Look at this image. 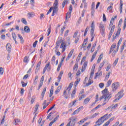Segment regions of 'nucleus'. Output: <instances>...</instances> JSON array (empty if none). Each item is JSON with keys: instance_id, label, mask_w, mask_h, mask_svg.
<instances>
[{"instance_id": "59", "label": "nucleus", "mask_w": 126, "mask_h": 126, "mask_svg": "<svg viewBox=\"0 0 126 126\" xmlns=\"http://www.w3.org/2000/svg\"><path fill=\"white\" fill-rule=\"evenodd\" d=\"M118 62H119V58H117L114 62L113 63V65L114 66H116V65H117V64L118 63Z\"/></svg>"}, {"instance_id": "61", "label": "nucleus", "mask_w": 126, "mask_h": 126, "mask_svg": "<svg viewBox=\"0 0 126 126\" xmlns=\"http://www.w3.org/2000/svg\"><path fill=\"white\" fill-rule=\"evenodd\" d=\"M111 68H112V64H109V65H108L106 68V71H109V70H110V69H111Z\"/></svg>"}, {"instance_id": "22", "label": "nucleus", "mask_w": 126, "mask_h": 126, "mask_svg": "<svg viewBox=\"0 0 126 126\" xmlns=\"http://www.w3.org/2000/svg\"><path fill=\"white\" fill-rule=\"evenodd\" d=\"M27 16L28 18H32L35 16V13L34 12H29L27 13Z\"/></svg>"}, {"instance_id": "18", "label": "nucleus", "mask_w": 126, "mask_h": 126, "mask_svg": "<svg viewBox=\"0 0 126 126\" xmlns=\"http://www.w3.org/2000/svg\"><path fill=\"white\" fill-rule=\"evenodd\" d=\"M63 71L62 70L60 71L59 75H58V83H60L61 82V79H62V77L63 76Z\"/></svg>"}, {"instance_id": "43", "label": "nucleus", "mask_w": 126, "mask_h": 126, "mask_svg": "<svg viewBox=\"0 0 126 126\" xmlns=\"http://www.w3.org/2000/svg\"><path fill=\"white\" fill-rule=\"evenodd\" d=\"M42 105L43 106V109H46L49 106V104H47V100H44Z\"/></svg>"}, {"instance_id": "13", "label": "nucleus", "mask_w": 126, "mask_h": 126, "mask_svg": "<svg viewBox=\"0 0 126 126\" xmlns=\"http://www.w3.org/2000/svg\"><path fill=\"white\" fill-rule=\"evenodd\" d=\"M120 34H121V28H119L116 34V36H113V37L112 38V41L114 42L115 41V39H117V37H119L120 36Z\"/></svg>"}, {"instance_id": "21", "label": "nucleus", "mask_w": 126, "mask_h": 126, "mask_svg": "<svg viewBox=\"0 0 126 126\" xmlns=\"http://www.w3.org/2000/svg\"><path fill=\"white\" fill-rule=\"evenodd\" d=\"M74 52V49H72L70 53L68 54V56L67 58L66 59V61H68L70 58H71V56H72V54H73V52Z\"/></svg>"}, {"instance_id": "35", "label": "nucleus", "mask_w": 126, "mask_h": 126, "mask_svg": "<svg viewBox=\"0 0 126 126\" xmlns=\"http://www.w3.org/2000/svg\"><path fill=\"white\" fill-rule=\"evenodd\" d=\"M23 62L26 63H28V62H29V56H25L24 58Z\"/></svg>"}, {"instance_id": "47", "label": "nucleus", "mask_w": 126, "mask_h": 126, "mask_svg": "<svg viewBox=\"0 0 126 126\" xmlns=\"http://www.w3.org/2000/svg\"><path fill=\"white\" fill-rule=\"evenodd\" d=\"M85 97H86V95L83 94L81 96H79L78 100L81 101V100H82V99H84Z\"/></svg>"}, {"instance_id": "62", "label": "nucleus", "mask_w": 126, "mask_h": 126, "mask_svg": "<svg viewBox=\"0 0 126 126\" xmlns=\"http://www.w3.org/2000/svg\"><path fill=\"white\" fill-rule=\"evenodd\" d=\"M78 113H79V111L77 109H76L73 112L72 115V116H74L75 115H77V114H78Z\"/></svg>"}, {"instance_id": "25", "label": "nucleus", "mask_w": 126, "mask_h": 126, "mask_svg": "<svg viewBox=\"0 0 126 126\" xmlns=\"http://www.w3.org/2000/svg\"><path fill=\"white\" fill-rule=\"evenodd\" d=\"M123 5H124V3H123V0H120L119 9L121 14L123 12Z\"/></svg>"}, {"instance_id": "24", "label": "nucleus", "mask_w": 126, "mask_h": 126, "mask_svg": "<svg viewBox=\"0 0 126 126\" xmlns=\"http://www.w3.org/2000/svg\"><path fill=\"white\" fill-rule=\"evenodd\" d=\"M63 87H62V86H59L57 89H56V90L55 92V95H57L58 94H59V93H60V92L61 91V90H62Z\"/></svg>"}, {"instance_id": "48", "label": "nucleus", "mask_w": 126, "mask_h": 126, "mask_svg": "<svg viewBox=\"0 0 126 126\" xmlns=\"http://www.w3.org/2000/svg\"><path fill=\"white\" fill-rule=\"evenodd\" d=\"M82 56V52H80L79 54V55H78V57H77V59H76V61L77 62H79L80 61V58H81V56Z\"/></svg>"}, {"instance_id": "12", "label": "nucleus", "mask_w": 126, "mask_h": 126, "mask_svg": "<svg viewBox=\"0 0 126 126\" xmlns=\"http://www.w3.org/2000/svg\"><path fill=\"white\" fill-rule=\"evenodd\" d=\"M118 106H119V105L118 104H116L115 105L112 104L111 106H109L106 109V110L108 111H110V112H112V111H113V110H115V109L118 107Z\"/></svg>"}, {"instance_id": "57", "label": "nucleus", "mask_w": 126, "mask_h": 126, "mask_svg": "<svg viewBox=\"0 0 126 126\" xmlns=\"http://www.w3.org/2000/svg\"><path fill=\"white\" fill-rule=\"evenodd\" d=\"M43 84H44V83H42L41 82H39V84H38V86L37 88V90L39 91L41 89V87L43 86Z\"/></svg>"}, {"instance_id": "60", "label": "nucleus", "mask_w": 126, "mask_h": 126, "mask_svg": "<svg viewBox=\"0 0 126 126\" xmlns=\"http://www.w3.org/2000/svg\"><path fill=\"white\" fill-rule=\"evenodd\" d=\"M107 10L109 11V12H112L113 11V7L112 6H109L107 8Z\"/></svg>"}, {"instance_id": "51", "label": "nucleus", "mask_w": 126, "mask_h": 126, "mask_svg": "<svg viewBox=\"0 0 126 126\" xmlns=\"http://www.w3.org/2000/svg\"><path fill=\"white\" fill-rule=\"evenodd\" d=\"M89 30V27H87V28H86L84 33V37H85L86 36V35H87V32H88V31Z\"/></svg>"}, {"instance_id": "2", "label": "nucleus", "mask_w": 126, "mask_h": 126, "mask_svg": "<svg viewBox=\"0 0 126 126\" xmlns=\"http://www.w3.org/2000/svg\"><path fill=\"white\" fill-rule=\"evenodd\" d=\"M117 17H118V16L116 15L115 16L112 17L110 20V22L108 27L109 30H110L108 35V39H111L112 35H113L114 33V31H115L116 26L114 25V22H115V19H116Z\"/></svg>"}, {"instance_id": "9", "label": "nucleus", "mask_w": 126, "mask_h": 126, "mask_svg": "<svg viewBox=\"0 0 126 126\" xmlns=\"http://www.w3.org/2000/svg\"><path fill=\"white\" fill-rule=\"evenodd\" d=\"M53 6H54L53 9V11L52 14V16H55V14H56V13H57V12L59 11V5L56 3V4H54Z\"/></svg>"}, {"instance_id": "50", "label": "nucleus", "mask_w": 126, "mask_h": 126, "mask_svg": "<svg viewBox=\"0 0 126 126\" xmlns=\"http://www.w3.org/2000/svg\"><path fill=\"white\" fill-rule=\"evenodd\" d=\"M94 70L91 71V74H90V76L89 77V79H92V78H93V76H94Z\"/></svg>"}, {"instance_id": "64", "label": "nucleus", "mask_w": 126, "mask_h": 126, "mask_svg": "<svg viewBox=\"0 0 126 126\" xmlns=\"http://www.w3.org/2000/svg\"><path fill=\"white\" fill-rule=\"evenodd\" d=\"M123 22V19H120L119 23H118V27H121L122 26V23Z\"/></svg>"}, {"instance_id": "38", "label": "nucleus", "mask_w": 126, "mask_h": 126, "mask_svg": "<svg viewBox=\"0 0 126 126\" xmlns=\"http://www.w3.org/2000/svg\"><path fill=\"white\" fill-rule=\"evenodd\" d=\"M112 82H113V80L109 79L106 83V87H110L112 85Z\"/></svg>"}, {"instance_id": "30", "label": "nucleus", "mask_w": 126, "mask_h": 126, "mask_svg": "<svg viewBox=\"0 0 126 126\" xmlns=\"http://www.w3.org/2000/svg\"><path fill=\"white\" fill-rule=\"evenodd\" d=\"M17 35H18V38H19V39L21 41V43L22 44H23V43H24V39H23V37H22V36H21V34L18 33Z\"/></svg>"}, {"instance_id": "33", "label": "nucleus", "mask_w": 126, "mask_h": 126, "mask_svg": "<svg viewBox=\"0 0 126 126\" xmlns=\"http://www.w3.org/2000/svg\"><path fill=\"white\" fill-rule=\"evenodd\" d=\"M54 94V86H52L50 89V92L49 94V97L51 98L53 94Z\"/></svg>"}, {"instance_id": "32", "label": "nucleus", "mask_w": 126, "mask_h": 126, "mask_svg": "<svg viewBox=\"0 0 126 126\" xmlns=\"http://www.w3.org/2000/svg\"><path fill=\"white\" fill-rule=\"evenodd\" d=\"M12 37L14 41H15V44H17V41H16V34H15V33L13 32L12 33Z\"/></svg>"}, {"instance_id": "26", "label": "nucleus", "mask_w": 126, "mask_h": 126, "mask_svg": "<svg viewBox=\"0 0 126 126\" xmlns=\"http://www.w3.org/2000/svg\"><path fill=\"white\" fill-rule=\"evenodd\" d=\"M90 102V98L87 97L83 101L84 105H87Z\"/></svg>"}, {"instance_id": "40", "label": "nucleus", "mask_w": 126, "mask_h": 126, "mask_svg": "<svg viewBox=\"0 0 126 126\" xmlns=\"http://www.w3.org/2000/svg\"><path fill=\"white\" fill-rule=\"evenodd\" d=\"M75 93H76V89H74L72 91V92L71 94V99H73V98H74V95H75Z\"/></svg>"}, {"instance_id": "42", "label": "nucleus", "mask_w": 126, "mask_h": 126, "mask_svg": "<svg viewBox=\"0 0 126 126\" xmlns=\"http://www.w3.org/2000/svg\"><path fill=\"white\" fill-rule=\"evenodd\" d=\"M51 65V63L50 62H48V63L46 64L44 68L47 69L48 68V70H51V66L50 65Z\"/></svg>"}, {"instance_id": "36", "label": "nucleus", "mask_w": 126, "mask_h": 126, "mask_svg": "<svg viewBox=\"0 0 126 126\" xmlns=\"http://www.w3.org/2000/svg\"><path fill=\"white\" fill-rule=\"evenodd\" d=\"M103 53H101L100 54V55L99 56L98 59H97V62H96V63H99L101 62V60H102V57H103Z\"/></svg>"}, {"instance_id": "7", "label": "nucleus", "mask_w": 126, "mask_h": 126, "mask_svg": "<svg viewBox=\"0 0 126 126\" xmlns=\"http://www.w3.org/2000/svg\"><path fill=\"white\" fill-rule=\"evenodd\" d=\"M73 85V84H72V83H70L68 87L66 89V90H65L63 93V96H65V99H68V96H67V95H66V91H67L68 94H69V93L70 92V91L71 90V88H72V86Z\"/></svg>"}, {"instance_id": "14", "label": "nucleus", "mask_w": 126, "mask_h": 126, "mask_svg": "<svg viewBox=\"0 0 126 126\" xmlns=\"http://www.w3.org/2000/svg\"><path fill=\"white\" fill-rule=\"evenodd\" d=\"M65 58V57H63L61 59V62L58 66L57 71H60L61 69V67H62V65H63V61H64Z\"/></svg>"}, {"instance_id": "41", "label": "nucleus", "mask_w": 126, "mask_h": 126, "mask_svg": "<svg viewBox=\"0 0 126 126\" xmlns=\"http://www.w3.org/2000/svg\"><path fill=\"white\" fill-rule=\"evenodd\" d=\"M77 69H78V63H76L73 67V70L76 71Z\"/></svg>"}, {"instance_id": "15", "label": "nucleus", "mask_w": 126, "mask_h": 126, "mask_svg": "<svg viewBox=\"0 0 126 126\" xmlns=\"http://www.w3.org/2000/svg\"><path fill=\"white\" fill-rule=\"evenodd\" d=\"M115 120V117H113L110 118L107 122H106L103 126H108L110 124H111V122H113V120Z\"/></svg>"}, {"instance_id": "39", "label": "nucleus", "mask_w": 126, "mask_h": 126, "mask_svg": "<svg viewBox=\"0 0 126 126\" xmlns=\"http://www.w3.org/2000/svg\"><path fill=\"white\" fill-rule=\"evenodd\" d=\"M111 75V72H109L106 75L105 79L104 80V81H108V79L110 78V75Z\"/></svg>"}, {"instance_id": "52", "label": "nucleus", "mask_w": 126, "mask_h": 126, "mask_svg": "<svg viewBox=\"0 0 126 126\" xmlns=\"http://www.w3.org/2000/svg\"><path fill=\"white\" fill-rule=\"evenodd\" d=\"M21 22H22V23H23V24H25V25H27L28 24L27 21H26V19L25 18H22Z\"/></svg>"}, {"instance_id": "45", "label": "nucleus", "mask_w": 126, "mask_h": 126, "mask_svg": "<svg viewBox=\"0 0 126 126\" xmlns=\"http://www.w3.org/2000/svg\"><path fill=\"white\" fill-rule=\"evenodd\" d=\"M38 109H39V103L36 104L33 114L37 113V112L38 111Z\"/></svg>"}, {"instance_id": "8", "label": "nucleus", "mask_w": 126, "mask_h": 126, "mask_svg": "<svg viewBox=\"0 0 126 126\" xmlns=\"http://www.w3.org/2000/svg\"><path fill=\"white\" fill-rule=\"evenodd\" d=\"M120 87V83L118 82H114L112 84V92H116L118 88Z\"/></svg>"}, {"instance_id": "11", "label": "nucleus", "mask_w": 126, "mask_h": 126, "mask_svg": "<svg viewBox=\"0 0 126 126\" xmlns=\"http://www.w3.org/2000/svg\"><path fill=\"white\" fill-rule=\"evenodd\" d=\"M71 11H72V5H70L69 11L66 14V20H67V18H70Z\"/></svg>"}, {"instance_id": "58", "label": "nucleus", "mask_w": 126, "mask_h": 126, "mask_svg": "<svg viewBox=\"0 0 126 126\" xmlns=\"http://www.w3.org/2000/svg\"><path fill=\"white\" fill-rule=\"evenodd\" d=\"M122 41H123V37H121L120 38L117 45V46H118L119 48H120V45L122 44Z\"/></svg>"}, {"instance_id": "4", "label": "nucleus", "mask_w": 126, "mask_h": 126, "mask_svg": "<svg viewBox=\"0 0 126 126\" xmlns=\"http://www.w3.org/2000/svg\"><path fill=\"white\" fill-rule=\"evenodd\" d=\"M56 45L57 47H60V45H61L60 48L62 49V53H63V52L65 51V49H66V45L65 44V42H64V41L59 40L57 41Z\"/></svg>"}, {"instance_id": "16", "label": "nucleus", "mask_w": 126, "mask_h": 126, "mask_svg": "<svg viewBox=\"0 0 126 126\" xmlns=\"http://www.w3.org/2000/svg\"><path fill=\"white\" fill-rule=\"evenodd\" d=\"M88 63V62H85L81 69V72H84L85 70H86V68L87 67V64Z\"/></svg>"}, {"instance_id": "1", "label": "nucleus", "mask_w": 126, "mask_h": 126, "mask_svg": "<svg viewBox=\"0 0 126 126\" xmlns=\"http://www.w3.org/2000/svg\"><path fill=\"white\" fill-rule=\"evenodd\" d=\"M101 93L102 94V96L99 98V100L101 101L102 99H104L103 103L102 104V106H105L108 102H109V100H110V94H109V92H108V89L105 88L104 90L102 91Z\"/></svg>"}, {"instance_id": "55", "label": "nucleus", "mask_w": 126, "mask_h": 126, "mask_svg": "<svg viewBox=\"0 0 126 126\" xmlns=\"http://www.w3.org/2000/svg\"><path fill=\"white\" fill-rule=\"evenodd\" d=\"M18 123H20V119H14V125L16 126V125H18Z\"/></svg>"}, {"instance_id": "29", "label": "nucleus", "mask_w": 126, "mask_h": 126, "mask_svg": "<svg viewBox=\"0 0 126 126\" xmlns=\"http://www.w3.org/2000/svg\"><path fill=\"white\" fill-rule=\"evenodd\" d=\"M69 0H64L62 3V8H63L66 4H68V2Z\"/></svg>"}, {"instance_id": "56", "label": "nucleus", "mask_w": 126, "mask_h": 126, "mask_svg": "<svg viewBox=\"0 0 126 126\" xmlns=\"http://www.w3.org/2000/svg\"><path fill=\"white\" fill-rule=\"evenodd\" d=\"M55 62H56V57L53 56L51 59L52 64H55Z\"/></svg>"}, {"instance_id": "3", "label": "nucleus", "mask_w": 126, "mask_h": 126, "mask_svg": "<svg viewBox=\"0 0 126 126\" xmlns=\"http://www.w3.org/2000/svg\"><path fill=\"white\" fill-rule=\"evenodd\" d=\"M119 48H120L118 46H117L116 43H113L110 47V49L109 50V54H112V57L114 58L115 56H116V54L118 53L119 51Z\"/></svg>"}, {"instance_id": "27", "label": "nucleus", "mask_w": 126, "mask_h": 126, "mask_svg": "<svg viewBox=\"0 0 126 126\" xmlns=\"http://www.w3.org/2000/svg\"><path fill=\"white\" fill-rule=\"evenodd\" d=\"M76 102H77V100L76 99L71 102L68 105L69 108H71V107H73V106L75 105V103H76Z\"/></svg>"}, {"instance_id": "28", "label": "nucleus", "mask_w": 126, "mask_h": 126, "mask_svg": "<svg viewBox=\"0 0 126 126\" xmlns=\"http://www.w3.org/2000/svg\"><path fill=\"white\" fill-rule=\"evenodd\" d=\"M80 80H81V78H77L76 79V80L75 81V83L74 84V85L75 87H76L78 84V83H79V82H80Z\"/></svg>"}, {"instance_id": "46", "label": "nucleus", "mask_w": 126, "mask_h": 126, "mask_svg": "<svg viewBox=\"0 0 126 126\" xmlns=\"http://www.w3.org/2000/svg\"><path fill=\"white\" fill-rule=\"evenodd\" d=\"M96 43H94L93 44L92 47V49L91 50V53H93L94 52V50H95V48L96 47Z\"/></svg>"}, {"instance_id": "19", "label": "nucleus", "mask_w": 126, "mask_h": 126, "mask_svg": "<svg viewBox=\"0 0 126 126\" xmlns=\"http://www.w3.org/2000/svg\"><path fill=\"white\" fill-rule=\"evenodd\" d=\"M105 63H106V61H105V60H103V62L101 63H100V64L98 67V70L99 71L102 70V68L104 66Z\"/></svg>"}, {"instance_id": "34", "label": "nucleus", "mask_w": 126, "mask_h": 126, "mask_svg": "<svg viewBox=\"0 0 126 126\" xmlns=\"http://www.w3.org/2000/svg\"><path fill=\"white\" fill-rule=\"evenodd\" d=\"M97 116H99V112H96L91 115L90 119H94V118H96Z\"/></svg>"}, {"instance_id": "54", "label": "nucleus", "mask_w": 126, "mask_h": 126, "mask_svg": "<svg viewBox=\"0 0 126 126\" xmlns=\"http://www.w3.org/2000/svg\"><path fill=\"white\" fill-rule=\"evenodd\" d=\"M42 120H43V119L42 118H41V117L38 120V124L41 126H44V124H43V122L42 121Z\"/></svg>"}, {"instance_id": "49", "label": "nucleus", "mask_w": 126, "mask_h": 126, "mask_svg": "<svg viewBox=\"0 0 126 126\" xmlns=\"http://www.w3.org/2000/svg\"><path fill=\"white\" fill-rule=\"evenodd\" d=\"M125 47H126V43L124 42L121 48V52H124V50H125Z\"/></svg>"}, {"instance_id": "44", "label": "nucleus", "mask_w": 126, "mask_h": 126, "mask_svg": "<svg viewBox=\"0 0 126 126\" xmlns=\"http://www.w3.org/2000/svg\"><path fill=\"white\" fill-rule=\"evenodd\" d=\"M112 113L109 114V115L108 114H105L104 116L105 118V120H106V121L107 120H109V119H110V117L112 116Z\"/></svg>"}, {"instance_id": "63", "label": "nucleus", "mask_w": 126, "mask_h": 126, "mask_svg": "<svg viewBox=\"0 0 126 126\" xmlns=\"http://www.w3.org/2000/svg\"><path fill=\"white\" fill-rule=\"evenodd\" d=\"M21 84L22 87H26L27 86V83H24V82L22 81Z\"/></svg>"}, {"instance_id": "31", "label": "nucleus", "mask_w": 126, "mask_h": 126, "mask_svg": "<svg viewBox=\"0 0 126 126\" xmlns=\"http://www.w3.org/2000/svg\"><path fill=\"white\" fill-rule=\"evenodd\" d=\"M24 30L26 33H30V28H29L28 26H25L24 28Z\"/></svg>"}, {"instance_id": "17", "label": "nucleus", "mask_w": 126, "mask_h": 126, "mask_svg": "<svg viewBox=\"0 0 126 126\" xmlns=\"http://www.w3.org/2000/svg\"><path fill=\"white\" fill-rule=\"evenodd\" d=\"M87 120H88V118L86 117V118L81 120L80 121H79L78 122V124H79V126H81V125H82L83 124H84V123H85V122H86V121H87Z\"/></svg>"}, {"instance_id": "10", "label": "nucleus", "mask_w": 126, "mask_h": 126, "mask_svg": "<svg viewBox=\"0 0 126 126\" xmlns=\"http://www.w3.org/2000/svg\"><path fill=\"white\" fill-rule=\"evenodd\" d=\"M117 96L118 98H116L114 100V102H117V101H119L120 99H121V98H123V96H124V91H121L120 92H119L117 94Z\"/></svg>"}, {"instance_id": "23", "label": "nucleus", "mask_w": 126, "mask_h": 126, "mask_svg": "<svg viewBox=\"0 0 126 126\" xmlns=\"http://www.w3.org/2000/svg\"><path fill=\"white\" fill-rule=\"evenodd\" d=\"M97 53H98V50H96L92 55L91 59V62L92 63L94 60H95V58H96V55H97Z\"/></svg>"}, {"instance_id": "20", "label": "nucleus", "mask_w": 126, "mask_h": 126, "mask_svg": "<svg viewBox=\"0 0 126 126\" xmlns=\"http://www.w3.org/2000/svg\"><path fill=\"white\" fill-rule=\"evenodd\" d=\"M6 49L7 52H8L9 53H10V52H11V45H10V43H7L6 45Z\"/></svg>"}, {"instance_id": "5", "label": "nucleus", "mask_w": 126, "mask_h": 126, "mask_svg": "<svg viewBox=\"0 0 126 126\" xmlns=\"http://www.w3.org/2000/svg\"><path fill=\"white\" fill-rule=\"evenodd\" d=\"M94 31H95V22L93 21L91 24V36L92 37V38L91 39V42H93V40H94V37H95V34H94Z\"/></svg>"}, {"instance_id": "37", "label": "nucleus", "mask_w": 126, "mask_h": 126, "mask_svg": "<svg viewBox=\"0 0 126 126\" xmlns=\"http://www.w3.org/2000/svg\"><path fill=\"white\" fill-rule=\"evenodd\" d=\"M92 84H93V80H91V79H89L88 83H86V86H90V85H91Z\"/></svg>"}, {"instance_id": "6", "label": "nucleus", "mask_w": 126, "mask_h": 126, "mask_svg": "<svg viewBox=\"0 0 126 126\" xmlns=\"http://www.w3.org/2000/svg\"><path fill=\"white\" fill-rule=\"evenodd\" d=\"M98 28L99 29V33L102 35V36H104L105 35V31H106V29H105V25L103 24V22H100L99 23Z\"/></svg>"}, {"instance_id": "53", "label": "nucleus", "mask_w": 126, "mask_h": 126, "mask_svg": "<svg viewBox=\"0 0 126 126\" xmlns=\"http://www.w3.org/2000/svg\"><path fill=\"white\" fill-rule=\"evenodd\" d=\"M46 90H47V87H45L43 89V91H42V94H41V95H42V96H43V97H44V96H45V94L46 93Z\"/></svg>"}]
</instances>
